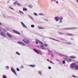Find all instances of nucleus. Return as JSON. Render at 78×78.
<instances>
[{
  "label": "nucleus",
  "mask_w": 78,
  "mask_h": 78,
  "mask_svg": "<svg viewBox=\"0 0 78 78\" xmlns=\"http://www.w3.org/2000/svg\"><path fill=\"white\" fill-rule=\"evenodd\" d=\"M75 29H77V27H72L70 28H63V30H75Z\"/></svg>",
  "instance_id": "obj_1"
},
{
  "label": "nucleus",
  "mask_w": 78,
  "mask_h": 78,
  "mask_svg": "<svg viewBox=\"0 0 78 78\" xmlns=\"http://www.w3.org/2000/svg\"><path fill=\"white\" fill-rule=\"evenodd\" d=\"M23 41L24 42H25V44H30V41L28 40L24 39L23 40Z\"/></svg>",
  "instance_id": "obj_2"
},
{
  "label": "nucleus",
  "mask_w": 78,
  "mask_h": 78,
  "mask_svg": "<svg viewBox=\"0 0 78 78\" xmlns=\"http://www.w3.org/2000/svg\"><path fill=\"white\" fill-rule=\"evenodd\" d=\"M37 47L38 48H40V49H42V50H46L44 47V46L42 45H37Z\"/></svg>",
  "instance_id": "obj_3"
},
{
  "label": "nucleus",
  "mask_w": 78,
  "mask_h": 78,
  "mask_svg": "<svg viewBox=\"0 0 78 78\" xmlns=\"http://www.w3.org/2000/svg\"><path fill=\"white\" fill-rule=\"evenodd\" d=\"M75 65H76V63H72L71 64L70 68L72 69H73L75 68Z\"/></svg>",
  "instance_id": "obj_4"
},
{
  "label": "nucleus",
  "mask_w": 78,
  "mask_h": 78,
  "mask_svg": "<svg viewBox=\"0 0 78 78\" xmlns=\"http://www.w3.org/2000/svg\"><path fill=\"white\" fill-rule=\"evenodd\" d=\"M0 31H1V32H3V33H5V32H6V30L5 29L3 28L2 27H0Z\"/></svg>",
  "instance_id": "obj_5"
},
{
  "label": "nucleus",
  "mask_w": 78,
  "mask_h": 78,
  "mask_svg": "<svg viewBox=\"0 0 78 78\" xmlns=\"http://www.w3.org/2000/svg\"><path fill=\"white\" fill-rule=\"evenodd\" d=\"M60 18H61V16L59 17L58 16H56L54 18V19H55L56 22H58V21H59V20Z\"/></svg>",
  "instance_id": "obj_6"
},
{
  "label": "nucleus",
  "mask_w": 78,
  "mask_h": 78,
  "mask_svg": "<svg viewBox=\"0 0 78 78\" xmlns=\"http://www.w3.org/2000/svg\"><path fill=\"white\" fill-rule=\"evenodd\" d=\"M35 42L36 44H38V42H39V43H40V44H41V45H44V44H43L42 42L39 41L37 40V41H35Z\"/></svg>",
  "instance_id": "obj_7"
},
{
  "label": "nucleus",
  "mask_w": 78,
  "mask_h": 78,
  "mask_svg": "<svg viewBox=\"0 0 78 78\" xmlns=\"http://www.w3.org/2000/svg\"><path fill=\"white\" fill-rule=\"evenodd\" d=\"M65 34L66 36H73L74 35L73 34L70 33H66Z\"/></svg>",
  "instance_id": "obj_8"
},
{
  "label": "nucleus",
  "mask_w": 78,
  "mask_h": 78,
  "mask_svg": "<svg viewBox=\"0 0 78 78\" xmlns=\"http://www.w3.org/2000/svg\"><path fill=\"white\" fill-rule=\"evenodd\" d=\"M59 56L61 57H62L63 56H64L65 58H69V56L67 55H65L64 54H59Z\"/></svg>",
  "instance_id": "obj_9"
},
{
  "label": "nucleus",
  "mask_w": 78,
  "mask_h": 78,
  "mask_svg": "<svg viewBox=\"0 0 78 78\" xmlns=\"http://www.w3.org/2000/svg\"><path fill=\"white\" fill-rule=\"evenodd\" d=\"M65 60L67 62H71L72 61V59L68 58H65Z\"/></svg>",
  "instance_id": "obj_10"
},
{
  "label": "nucleus",
  "mask_w": 78,
  "mask_h": 78,
  "mask_svg": "<svg viewBox=\"0 0 78 78\" xmlns=\"http://www.w3.org/2000/svg\"><path fill=\"white\" fill-rule=\"evenodd\" d=\"M48 52H49V53H50L51 54V55L52 56H51L52 58H53V57H54V55L53 54H52V53H53L52 51H50L48 49Z\"/></svg>",
  "instance_id": "obj_11"
},
{
  "label": "nucleus",
  "mask_w": 78,
  "mask_h": 78,
  "mask_svg": "<svg viewBox=\"0 0 78 78\" xmlns=\"http://www.w3.org/2000/svg\"><path fill=\"white\" fill-rule=\"evenodd\" d=\"M6 34L8 37H10V38H12V35H11L9 33L7 32Z\"/></svg>",
  "instance_id": "obj_12"
},
{
  "label": "nucleus",
  "mask_w": 78,
  "mask_h": 78,
  "mask_svg": "<svg viewBox=\"0 0 78 78\" xmlns=\"http://www.w3.org/2000/svg\"><path fill=\"white\" fill-rule=\"evenodd\" d=\"M11 69L12 71L15 74V75H17V73H16V71H15V70L13 69V67H12L11 68Z\"/></svg>",
  "instance_id": "obj_13"
},
{
  "label": "nucleus",
  "mask_w": 78,
  "mask_h": 78,
  "mask_svg": "<svg viewBox=\"0 0 78 78\" xmlns=\"http://www.w3.org/2000/svg\"><path fill=\"white\" fill-rule=\"evenodd\" d=\"M21 23L22 26H23V27H24V28H27V26H26V25H25V24H24V23H23V22H21Z\"/></svg>",
  "instance_id": "obj_14"
},
{
  "label": "nucleus",
  "mask_w": 78,
  "mask_h": 78,
  "mask_svg": "<svg viewBox=\"0 0 78 78\" xmlns=\"http://www.w3.org/2000/svg\"><path fill=\"white\" fill-rule=\"evenodd\" d=\"M18 43L19 44H20V45H25V44L21 42L18 41Z\"/></svg>",
  "instance_id": "obj_15"
},
{
  "label": "nucleus",
  "mask_w": 78,
  "mask_h": 78,
  "mask_svg": "<svg viewBox=\"0 0 78 78\" xmlns=\"http://www.w3.org/2000/svg\"><path fill=\"white\" fill-rule=\"evenodd\" d=\"M13 31L14 33H15L17 34H19V35H20V33L19 32H18L16 30H13Z\"/></svg>",
  "instance_id": "obj_16"
},
{
  "label": "nucleus",
  "mask_w": 78,
  "mask_h": 78,
  "mask_svg": "<svg viewBox=\"0 0 78 78\" xmlns=\"http://www.w3.org/2000/svg\"><path fill=\"white\" fill-rule=\"evenodd\" d=\"M63 18H62V17L60 16V20H59V23H62V19Z\"/></svg>",
  "instance_id": "obj_17"
},
{
  "label": "nucleus",
  "mask_w": 78,
  "mask_h": 78,
  "mask_svg": "<svg viewBox=\"0 0 78 78\" xmlns=\"http://www.w3.org/2000/svg\"><path fill=\"white\" fill-rule=\"evenodd\" d=\"M38 28L39 29H41V30H43L44 29H45V28L41 27V26H38Z\"/></svg>",
  "instance_id": "obj_18"
},
{
  "label": "nucleus",
  "mask_w": 78,
  "mask_h": 78,
  "mask_svg": "<svg viewBox=\"0 0 78 78\" xmlns=\"http://www.w3.org/2000/svg\"><path fill=\"white\" fill-rule=\"evenodd\" d=\"M69 58H72V59H76V57L75 56H72L70 57H69Z\"/></svg>",
  "instance_id": "obj_19"
},
{
  "label": "nucleus",
  "mask_w": 78,
  "mask_h": 78,
  "mask_svg": "<svg viewBox=\"0 0 78 78\" xmlns=\"http://www.w3.org/2000/svg\"><path fill=\"white\" fill-rule=\"evenodd\" d=\"M0 34L2 36H4V37H6V35L5 34H4L3 33L1 32L0 33Z\"/></svg>",
  "instance_id": "obj_20"
},
{
  "label": "nucleus",
  "mask_w": 78,
  "mask_h": 78,
  "mask_svg": "<svg viewBox=\"0 0 78 78\" xmlns=\"http://www.w3.org/2000/svg\"><path fill=\"white\" fill-rule=\"evenodd\" d=\"M23 11H27V9L25 8H23Z\"/></svg>",
  "instance_id": "obj_21"
},
{
  "label": "nucleus",
  "mask_w": 78,
  "mask_h": 78,
  "mask_svg": "<svg viewBox=\"0 0 78 78\" xmlns=\"http://www.w3.org/2000/svg\"><path fill=\"white\" fill-rule=\"evenodd\" d=\"M39 16H45V14H43L42 13H41L39 14Z\"/></svg>",
  "instance_id": "obj_22"
},
{
  "label": "nucleus",
  "mask_w": 78,
  "mask_h": 78,
  "mask_svg": "<svg viewBox=\"0 0 78 78\" xmlns=\"http://www.w3.org/2000/svg\"><path fill=\"white\" fill-rule=\"evenodd\" d=\"M75 69L76 70L78 69V66L77 65H76L75 66Z\"/></svg>",
  "instance_id": "obj_23"
},
{
  "label": "nucleus",
  "mask_w": 78,
  "mask_h": 78,
  "mask_svg": "<svg viewBox=\"0 0 78 78\" xmlns=\"http://www.w3.org/2000/svg\"><path fill=\"white\" fill-rule=\"evenodd\" d=\"M34 51L36 52V53H38V54H39V52H38V51H37V50L36 49H34Z\"/></svg>",
  "instance_id": "obj_24"
},
{
  "label": "nucleus",
  "mask_w": 78,
  "mask_h": 78,
  "mask_svg": "<svg viewBox=\"0 0 78 78\" xmlns=\"http://www.w3.org/2000/svg\"><path fill=\"white\" fill-rule=\"evenodd\" d=\"M66 44H68V45H71L72 44L70 42H66Z\"/></svg>",
  "instance_id": "obj_25"
},
{
  "label": "nucleus",
  "mask_w": 78,
  "mask_h": 78,
  "mask_svg": "<svg viewBox=\"0 0 78 78\" xmlns=\"http://www.w3.org/2000/svg\"><path fill=\"white\" fill-rule=\"evenodd\" d=\"M29 66H30V67H35V65H30Z\"/></svg>",
  "instance_id": "obj_26"
},
{
  "label": "nucleus",
  "mask_w": 78,
  "mask_h": 78,
  "mask_svg": "<svg viewBox=\"0 0 78 78\" xmlns=\"http://www.w3.org/2000/svg\"><path fill=\"white\" fill-rule=\"evenodd\" d=\"M17 1H16L14 3V5H17Z\"/></svg>",
  "instance_id": "obj_27"
},
{
  "label": "nucleus",
  "mask_w": 78,
  "mask_h": 78,
  "mask_svg": "<svg viewBox=\"0 0 78 78\" xmlns=\"http://www.w3.org/2000/svg\"><path fill=\"white\" fill-rule=\"evenodd\" d=\"M34 16H37V14L36 13H34Z\"/></svg>",
  "instance_id": "obj_28"
},
{
  "label": "nucleus",
  "mask_w": 78,
  "mask_h": 78,
  "mask_svg": "<svg viewBox=\"0 0 78 78\" xmlns=\"http://www.w3.org/2000/svg\"><path fill=\"white\" fill-rule=\"evenodd\" d=\"M73 77H74V78H78L77 76H75V75H73Z\"/></svg>",
  "instance_id": "obj_29"
},
{
  "label": "nucleus",
  "mask_w": 78,
  "mask_h": 78,
  "mask_svg": "<svg viewBox=\"0 0 78 78\" xmlns=\"http://www.w3.org/2000/svg\"><path fill=\"white\" fill-rule=\"evenodd\" d=\"M58 33H59V34H64V33H61L59 32H58Z\"/></svg>",
  "instance_id": "obj_30"
},
{
  "label": "nucleus",
  "mask_w": 78,
  "mask_h": 78,
  "mask_svg": "<svg viewBox=\"0 0 78 78\" xmlns=\"http://www.w3.org/2000/svg\"><path fill=\"white\" fill-rule=\"evenodd\" d=\"M29 17H30L31 19H32V20H33V18L31 17V16H30V15H28Z\"/></svg>",
  "instance_id": "obj_31"
},
{
  "label": "nucleus",
  "mask_w": 78,
  "mask_h": 78,
  "mask_svg": "<svg viewBox=\"0 0 78 78\" xmlns=\"http://www.w3.org/2000/svg\"><path fill=\"white\" fill-rule=\"evenodd\" d=\"M48 45L46 43H45L44 44V46H45V47H47Z\"/></svg>",
  "instance_id": "obj_32"
},
{
  "label": "nucleus",
  "mask_w": 78,
  "mask_h": 78,
  "mask_svg": "<svg viewBox=\"0 0 78 78\" xmlns=\"http://www.w3.org/2000/svg\"><path fill=\"white\" fill-rule=\"evenodd\" d=\"M38 73L39 74H40L41 75H42V72L41 71H39Z\"/></svg>",
  "instance_id": "obj_33"
},
{
  "label": "nucleus",
  "mask_w": 78,
  "mask_h": 78,
  "mask_svg": "<svg viewBox=\"0 0 78 78\" xmlns=\"http://www.w3.org/2000/svg\"><path fill=\"white\" fill-rule=\"evenodd\" d=\"M17 5H18L19 6H21L20 4L18 3V2L17 3Z\"/></svg>",
  "instance_id": "obj_34"
},
{
  "label": "nucleus",
  "mask_w": 78,
  "mask_h": 78,
  "mask_svg": "<svg viewBox=\"0 0 78 78\" xmlns=\"http://www.w3.org/2000/svg\"><path fill=\"white\" fill-rule=\"evenodd\" d=\"M29 8H31L33 7V5H30L29 6Z\"/></svg>",
  "instance_id": "obj_35"
},
{
  "label": "nucleus",
  "mask_w": 78,
  "mask_h": 78,
  "mask_svg": "<svg viewBox=\"0 0 78 78\" xmlns=\"http://www.w3.org/2000/svg\"><path fill=\"white\" fill-rule=\"evenodd\" d=\"M31 27H32V28H34V25H31Z\"/></svg>",
  "instance_id": "obj_36"
},
{
  "label": "nucleus",
  "mask_w": 78,
  "mask_h": 78,
  "mask_svg": "<svg viewBox=\"0 0 78 78\" xmlns=\"http://www.w3.org/2000/svg\"><path fill=\"white\" fill-rule=\"evenodd\" d=\"M9 8H10V9H12V10H14V9L12 8V7L11 6L9 7Z\"/></svg>",
  "instance_id": "obj_37"
},
{
  "label": "nucleus",
  "mask_w": 78,
  "mask_h": 78,
  "mask_svg": "<svg viewBox=\"0 0 78 78\" xmlns=\"http://www.w3.org/2000/svg\"><path fill=\"white\" fill-rule=\"evenodd\" d=\"M19 12H20V13H22V14H24V13H23V12L20 11H19Z\"/></svg>",
  "instance_id": "obj_38"
},
{
  "label": "nucleus",
  "mask_w": 78,
  "mask_h": 78,
  "mask_svg": "<svg viewBox=\"0 0 78 78\" xmlns=\"http://www.w3.org/2000/svg\"><path fill=\"white\" fill-rule=\"evenodd\" d=\"M49 39H52V40H54V41H56V40H55V39H54V38H49Z\"/></svg>",
  "instance_id": "obj_39"
},
{
  "label": "nucleus",
  "mask_w": 78,
  "mask_h": 78,
  "mask_svg": "<svg viewBox=\"0 0 78 78\" xmlns=\"http://www.w3.org/2000/svg\"><path fill=\"white\" fill-rule=\"evenodd\" d=\"M62 62L63 64H65L66 63L65 60L63 61Z\"/></svg>",
  "instance_id": "obj_40"
},
{
  "label": "nucleus",
  "mask_w": 78,
  "mask_h": 78,
  "mask_svg": "<svg viewBox=\"0 0 78 78\" xmlns=\"http://www.w3.org/2000/svg\"><path fill=\"white\" fill-rule=\"evenodd\" d=\"M3 78H6V76H3Z\"/></svg>",
  "instance_id": "obj_41"
},
{
  "label": "nucleus",
  "mask_w": 78,
  "mask_h": 78,
  "mask_svg": "<svg viewBox=\"0 0 78 78\" xmlns=\"http://www.w3.org/2000/svg\"><path fill=\"white\" fill-rule=\"evenodd\" d=\"M51 67H50V66H49V67H48V69H51Z\"/></svg>",
  "instance_id": "obj_42"
},
{
  "label": "nucleus",
  "mask_w": 78,
  "mask_h": 78,
  "mask_svg": "<svg viewBox=\"0 0 78 78\" xmlns=\"http://www.w3.org/2000/svg\"><path fill=\"white\" fill-rule=\"evenodd\" d=\"M56 3H57V4H59V3H58V1H57L56 2Z\"/></svg>",
  "instance_id": "obj_43"
},
{
  "label": "nucleus",
  "mask_w": 78,
  "mask_h": 78,
  "mask_svg": "<svg viewBox=\"0 0 78 78\" xmlns=\"http://www.w3.org/2000/svg\"><path fill=\"white\" fill-rule=\"evenodd\" d=\"M50 62L52 64H54V63H53L52 61H50Z\"/></svg>",
  "instance_id": "obj_44"
},
{
  "label": "nucleus",
  "mask_w": 78,
  "mask_h": 78,
  "mask_svg": "<svg viewBox=\"0 0 78 78\" xmlns=\"http://www.w3.org/2000/svg\"><path fill=\"white\" fill-rule=\"evenodd\" d=\"M23 68V66H21V68Z\"/></svg>",
  "instance_id": "obj_45"
},
{
  "label": "nucleus",
  "mask_w": 78,
  "mask_h": 78,
  "mask_svg": "<svg viewBox=\"0 0 78 78\" xmlns=\"http://www.w3.org/2000/svg\"><path fill=\"white\" fill-rule=\"evenodd\" d=\"M17 71H19V68H17Z\"/></svg>",
  "instance_id": "obj_46"
},
{
  "label": "nucleus",
  "mask_w": 78,
  "mask_h": 78,
  "mask_svg": "<svg viewBox=\"0 0 78 78\" xmlns=\"http://www.w3.org/2000/svg\"><path fill=\"white\" fill-rule=\"evenodd\" d=\"M62 40H63V41H66V40L65 39H63Z\"/></svg>",
  "instance_id": "obj_47"
},
{
  "label": "nucleus",
  "mask_w": 78,
  "mask_h": 78,
  "mask_svg": "<svg viewBox=\"0 0 78 78\" xmlns=\"http://www.w3.org/2000/svg\"><path fill=\"white\" fill-rule=\"evenodd\" d=\"M55 41H58V42H60V41L59 40H55Z\"/></svg>",
  "instance_id": "obj_48"
},
{
  "label": "nucleus",
  "mask_w": 78,
  "mask_h": 78,
  "mask_svg": "<svg viewBox=\"0 0 78 78\" xmlns=\"http://www.w3.org/2000/svg\"><path fill=\"white\" fill-rule=\"evenodd\" d=\"M59 38H60V39H61L62 40L63 39L61 38V37H60Z\"/></svg>",
  "instance_id": "obj_49"
},
{
  "label": "nucleus",
  "mask_w": 78,
  "mask_h": 78,
  "mask_svg": "<svg viewBox=\"0 0 78 78\" xmlns=\"http://www.w3.org/2000/svg\"><path fill=\"white\" fill-rule=\"evenodd\" d=\"M2 25V24L0 22V25Z\"/></svg>",
  "instance_id": "obj_50"
},
{
  "label": "nucleus",
  "mask_w": 78,
  "mask_h": 78,
  "mask_svg": "<svg viewBox=\"0 0 78 78\" xmlns=\"http://www.w3.org/2000/svg\"><path fill=\"white\" fill-rule=\"evenodd\" d=\"M3 16H4V17H6V16H5V15H4Z\"/></svg>",
  "instance_id": "obj_51"
},
{
  "label": "nucleus",
  "mask_w": 78,
  "mask_h": 78,
  "mask_svg": "<svg viewBox=\"0 0 78 78\" xmlns=\"http://www.w3.org/2000/svg\"><path fill=\"white\" fill-rule=\"evenodd\" d=\"M18 55H20V53H18Z\"/></svg>",
  "instance_id": "obj_52"
},
{
  "label": "nucleus",
  "mask_w": 78,
  "mask_h": 78,
  "mask_svg": "<svg viewBox=\"0 0 78 78\" xmlns=\"http://www.w3.org/2000/svg\"><path fill=\"white\" fill-rule=\"evenodd\" d=\"M47 61H49V59H47Z\"/></svg>",
  "instance_id": "obj_53"
},
{
  "label": "nucleus",
  "mask_w": 78,
  "mask_h": 78,
  "mask_svg": "<svg viewBox=\"0 0 78 78\" xmlns=\"http://www.w3.org/2000/svg\"><path fill=\"white\" fill-rule=\"evenodd\" d=\"M16 54H17V53H18V52H16Z\"/></svg>",
  "instance_id": "obj_54"
},
{
  "label": "nucleus",
  "mask_w": 78,
  "mask_h": 78,
  "mask_svg": "<svg viewBox=\"0 0 78 78\" xmlns=\"http://www.w3.org/2000/svg\"><path fill=\"white\" fill-rule=\"evenodd\" d=\"M77 1V3H78V0H76Z\"/></svg>",
  "instance_id": "obj_55"
},
{
  "label": "nucleus",
  "mask_w": 78,
  "mask_h": 78,
  "mask_svg": "<svg viewBox=\"0 0 78 78\" xmlns=\"http://www.w3.org/2000/svg\"><path fill=\"white\" fill-rule=\"evenodd\" d=\"M71 40H73V38H71Z\"/></svg>",
  "instance_id": "obj_56"
},
{
  "label": "nucleus",
  "mask_w": 78,
  "mask_h": 78,
  "mask_svg": "<svg viewBox=\"0 0 78 78\" xmlns=\"http://www.w3.org/2000/svg\"><path fill=\"white\" fill-rule=\"evenodd\" d=\"M57 61H59V60H57Z\"/></svg>",
  "instance_id": "obj_57"
},
{
  "label": "nucleus",
  "mask_w": 78,
  "mask_h": 78,
  "mask_svg": "<svg viewBox=\"0 0 78 78\" xmlns=\"http://www.w3.org/2000/svg\"><path fill=\"white\" fill-rule=\"evenodd\" d=\"M7 67H9V66H7Z\"/></svg>",
  "instance_id": "obj_58"
},
{
  "label": "nucleus",
  "mask_w": 78,
  "mask_h": 78,
  "mask_svg": "<svg viewBox=\"0 0 78 78\" xmlns=\"http://www.w3.org/2000/svg\"><path fill=\"white\" fill-rule=\"evenodd\" d=\"M52 0V1H53V0Z\"/></svg>",
  "instance_id": "obj_59"
},
{
  "label": "nucleus",
  "mask_w": 78,
  "mask_h": 78,
  "mask_svg": "<svg viewBox=\"0 0 78 78\" xmlns=\"http://www.w3.org/2000/svg\"><path fill=\"white\" fill-rule=\"evenodd\" d=\"M77 62V63H78V62Z\"/></svg>",
  "instance_id": "obj_60"
},
{
  "label": "nucleus",
  "mask_w": 78,
  "mask_h": 78,
  "mask_svg": "<svg viewBox=\"0 0 78 78\" xmlns=\"http://www.w3.org/2000/svg\"><path fill=\"white\" fill-rule=\"evenodd\" d=\"M13 0V1H14V0Z\"/></svg>",
  "instance_id": "obj_61"
}]
</instances>
